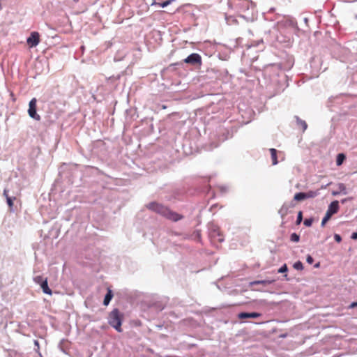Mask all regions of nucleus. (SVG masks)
<instances>
[{"label":"nucleus","instance_id":"obj_1","mask_svg":"<svg viewBox=\"0 0 357 357\" xmlns=\"http://www.w3.org/2000/svg\"><path fill=\"white\" fill-rule=\"evenodd\" d=\"M146 207L149 210L174 222L178 221L183 218V215L171 211L168 207L155 202L149 203L146 205Z\"/></svg>","mask_w":357,"mask_h":357},{"label":"nucleus","instance_id":"obj_2","mask_svg":"<svg viewBox=\"0 0 357 357\" xmlns=\"http://www.w3.org/2000/svg\"><path fill=\"white\" fill-rule=\"evenodd\" d=\"M124 319V314L118 308L113 309L108 315V324L116 331L122 332V322Z\"/></svg>","mask_w":357,"mask_h":357},{"label":"nucleus","instance_id":"obj_3","mask_svg":"<svg viewBox=\"0 0 357 357\" xmlns=\"http://www.w3.org/2000/svg\"><path fill=\"white\" fill-rule=\"evenodd\" d=\"M339 202L335 200L332 202L328 206V210L325 214V216L322 219L321 226L324 227L326 223L331 219V216L337 213L339 210Z\"/></svg>","mask_w":357,"mask_h":357},{"label":"nucleus","instance_id":"obj_4","mask_svg":"<svg viewBox=\"0 0 357 357\" xmlns=\"http://www.w3.org/2000/svg\"><path fill=\"white\" fill-rule=\"evenodd\" d=\"M209 236L213 243H222L224 236L218 226L213 225L210 229Z\"/></svg>","mask_w":357,"mask_h":357},{"label":"nucleus","instance_id":"obj_5","mask_svg":"<svg viewBox=\"0 0 357 357\" xmlns=\"http://www.w3.org/2000/svg\"><path fill=\"white\" fill-rule=\"evenodd\" d=\"M36 98H32L29 104L28 113L29 115L36 121L40 120V116L36 112Z\"/></svg>","mask_w":357,"mask_h":357},{"label":"nucleus","instance_id":"obj_6","mask_svg":"<svg viewBox=\"0 0 357 357\" xmlns=\"http://www.w3.org/2000/svg\"><path fill=\"white\" fill-rule=\"evenodd\" d=\"M186 63L201 66L202 64V57L199 54L192 53L183 60Z\"/></svg>","mask_w":357,"mask_h":357},{"label":"nucleus","instance_id":"obj_7","mask_svg":"<svg viewBox=\"0 0 357 357\" xmlns=\"http://www.w3.org/2000/svg\"><path fill=\"white\" fill-rule=\"evenodd\" d=\"M27 45L29 47L37 46L40 43V35L38 32H31L30 36L26 40Z\"/></svg>","mask_w":357,"mask_h":357},{"label":"nucleus","instance_id":"obj_8","mask_svg":"<svg viewBox=\"0 0 357 357\" xmlns=\"http://www.w3.org/2000/svg\"><path fill=\"white\" fill-rule=\"evenodd\" d=\"M261 314L258 312H241L238 314V317L241 319L247 318H257Z\"/></svg>","mask_w":357,"mask_h":357},{"label":"nucleus","instance_id":"obj_9","mask_svg":"<svg viewBox=\"0 0 357 357\" xmlns=\"http://www.w3.org/2000/svg\"><path fill=\"white\" fill-rule=\"evenodd\" d=\"M3 195L5 196V197L6 198V202L10 209V211L12 210V208L13 206V201L16 199V197H10L8 194V190L5 189L3 190Z\"/></svg>","mask_w":357,"mask_h":357},{"label":"nucleus","instance_id":"obj_10","mask_svg":"<svg viewBox=\"0 0 357 357\" xmlns=\"http://www.w3.org/2000/svg\"><path fill=\"white\" fill-rule=\"evenodd\" d=\"M40 287H41V289H43V291L45 294H48V295H52V291L51 289H50L49 287H48L47 280V279H45L44 282H43L40 284Z\"/></svg>","mask_w":357,"mask_h":357},{"label":"nucleus","instance_id":"obj_11","mask_svg":"<svg viewBox=\"0 0 357 357\" xmlns=\"http://www.w3.org/2000/svg\"><path fill=\"white\" fill-rule=\"evenodd\" d=\"M112 297H113L112 291L110 289H108L107 293L105 295V298H104L103 304L106 306L108 305L110 301L112 300Z\"/></svg>","mask_w":357,"mask_h":357},{"label":"nucleus","instance_id":"obj_12","mask_svg":"<svg viewBox=\"0 0 357 357\" xmlns=\"http://www.w3.org/2000/svg\"><path fill=\"white\" fill-rule=\"evenodd\" d=\"M271 156L272 159V163L273 165L278 164V158H277V150L275 149H270Z\"/></svg>","mask_w":357,"mask_h":357},{"label":"nucleus","instance_id":"obj_13","mask_svg":"<svg viewBox=\"0 0 357 357\" xmlns=\"http://www.w3.org/2000/svg\"><path fill=\"white\" fill-rule=\"evenodd\" d=\"M273 282V281H270V280H255V281H252L250 283V286H253V285H255V284H264V285H267V284H270Z\"/></svg>","mask_w":357,"mask_h":357},{"label":"nucleus","instance_id":"obj_14","mask_svg":"<svg viewBox=\"0 0 357 357\" xmlns=\"http://www.w3.org/2000/svg\"><path fill=\"white\" fill-rule=\"evenodd\" d=\"M294 199L297 202H301L304 199H306V196L305 192H298L295 194L294 197Z\"/></svg>","mask_w":357,"mask_h":357},{"label":"nucleus","instance_id":"obj_15","mask_svg":"<svg viewBox=\"0 0 357 357\" xmlns=\"http://www.w3.org/2000/svg\"><path fill=\"white\" fill-rule=\"evenodd\" d=\"M345 158H346V157L344 153H339L337 155V159H336L337 165H338V166L341 165L343 163Z\"/></svg>","mask_w":357,"mask_h":357},{"label":"nucleus","instance_id":"obj_16","mask_svg":"<svg viewBox=\"0 0 357 357\" xmlns=\"http://www.w3.org/2000/svg\"><path fill=\"white\" fill-rule=\"evenodd\" d=\"M305 193L306 199L314 198L319 195L318 190L317 191L310 190Z\"/></svg>","mask_w":357,"mask_h":357},{"label":"nucleus","instance_id":"obj_17","mask_svg":"<svg viewBox=\"0 0 357 357\" xmlns=\"http://www.w3.org/2000/svg\"><path fill=\"white\" fill-rule=\"evenodd\" d=\"M299 239L300 237L296 233H292L290 236V240L293 242H298Z\"/></svg>","mask_w":357,"mask_h":357},{"label":"nucleus","instance_id":"obj_18","mask_svg":"<svg viewBox=\"0 0 357 357\" xmlns=\"http://www.w3.org/2000/svg\"><path fill=\"white\" fill-rule=\"evenodd\" d=\"M294 268L296 270L302 271L303 269V265L300 261H298L294 264Z\"/></svg>","mask_w":357,"mask_h":357},{"label":"nucleus","instance_id":"obj_19","mask_svg":"<svg viewBox=\"0 0 357 357\" xmlns=\"http://www.w3.org/2000/svg\"><path fill=\"white\" fill-rule=\"evenodd\" d=\"M303 220V213L302 211H299L298 213L297 220H296V225H300Z\"/></svg>","mask_w":357,"mask_h":357},{"label":"nucleus","instance_id":"obj_20","mask_svg":"<svg viewBox=\"0 0 357 357\" xmlns=\"http://www.w3.org/2000/svg\"><path fill=\"white\" fill-rule=\"evenodd\" d=\"M313 222V220L312 218H308V219H305L304 220V225L306 226V227H310L312 225Z\"/></svg>","mask_w":357,"mask_h":357},{"label":"nucleus","instance_id":"obj_21","mask_svg":"<svg viewBox=\"0 0 357 357\" xmlns=\"http://www.w3.org/2000/svg\"><path fill=\"white\" fill-rule=\"evenodd\" d=\"M45 280H43L42 276H36L34 278V281L40 285V284L44 282Z\"/></svg>","mask_w":357,"mask_h":357},{"label":"nucleus","instance_id":"obj_22","mask_svg":"<svg viewBox=\"0 0 357 357\" xmlns=\"http://www.w3.org/2000/svg\"><path fill=\"white\" fill-rule=\"evenodd\" d=\"M288 271V268L287 264H284L282 267H280L278 270V273H285Z\"/></svg>","mask_w":357,"mask_h":357},{"label":"nucleus","instance_id":"obj_23","mask_svg":"<svg viewBox=\"0 0 357 357\" xmlns=\"http://www.w3.org/2000/svg\"><path fill=\"white\" fill-rule=\"evenodd\" d=\"M34 345L36 347V349L35 350L36 351L37 353H38L40 354V356H41L40 353V344H39V342L36 340H34Z\"/></svg>","mask_w":357,"mask_h":357},{"label":"nucleus","instance_id":"obj_24","mask_svg":"<svg viewBox=\"0 0 357 357\" xmlns=\"http://www.w3.org/2000/svg\"><path fill=\"white\" fill-rule=\"evenodd\" d=\"M170 1H164L162 3H157L156 4L159 5L160 7L162 8H165L167 6H168L169 4Z\"/></svg>","mask_w":357,"mask_h":357},{"label":"nucleus","instance_id":"obj_25","mask_svg":"<svg viewBox=\"0 0 357 357\" xmlns=\"http://www.w3.org/2000/svg\"><path fill=\"white\" fill-rule=\"evenodd\" d=\"M306 261L308 264H312L314 261L313 258L310 255H307L306 258Z\"/></svg>","mask_w":357,"mask_h":357},{"label":"nucleus","instance_id":"obj_26","mask_svg":"<svg viewBox=\"0 0 357 357\" xmlns=\"http://www.w3.org/2000/svg\"><path fill=\"white\" fill-rule=\"evenodd\" d=\"M334 238L337 243H340L342 241V238L339 234H335Z\"/></svg>","mask_w":357,"mask_h":357},{"label":"nucleus","instance_id":"obj_27","mask_svg":"<svg viewBox=\"0 0 357 357\" xmlns=\"http://www.w3.org/2000/svg\"><path fill=\"white\" fill-rule=\"evenodd\" d=\"M300 124L302 126V127H303V130H305L307 128V125L306 122H305V121H300Z\"/></svg>","mask_w":357,"mask_h":357},{"label":"nucleus","instance_id":"obj_28","mask_svg":"<svg viewBox=\"0 0 357 357\" xmlns=\"http://www.w3.org/2000/svg\"><path fill=\"white\" fill-rule=\"evenodd\" d=\"M357 307V302H353L350 305H349V308H354V307Z\"/></svg>","mask_w":357,"mask_h":357},{"label":"nucleus","instance_id":"obj_29","mask_svg":"<svg viewBox=\"0 0 357 357\" xmlns=\"http://www.w3.org/2000/svg\"><path fill=\"white\" fill-rule=\"evenodd\" d=\"M351 238L354 240H357V232H354L352 234Z\"/></svg>","mask_w":357,"mask_h":357},{"label":"nucleus","instance_id":"obj_30","mask_svg":"<svg viewBox=\"0 0 357 357\" xmlns=\"http://www.w3.org/2000/svg\"><path fill=\"white\" fill-rule=\"evenodd\" d=\"M319 266V263L315 265V267H318Z\"/></svg>","mask_w":357,"mask_h":357},{"label":"nucleus","instance_id":"obj_31","mask_svg":"<svg viewBox=\"0 0 357 357\" xmlns=\"http://www.w3.org/2000/svg\"><path fill=\"white\" fill-rule=\"evenodd\" d=\"M75 1H77V0H74Z\"/></svg>","mask_w":357,"mask_h":357}]
</instances>
